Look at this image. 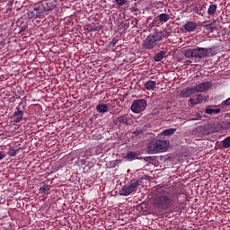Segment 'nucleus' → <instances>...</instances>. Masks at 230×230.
<instances>
[{"label":"nucleus","instance_id":"obj_29","mask_svg":"<svg viewBox=\"0 0 230 230\" xmlns=\"http://www.w3.org/2000/svg\"><path fill=\"white\" fill-rule=\"evenodd\" d=\"M142 128V131L145 132L146 130H148L150 128V123H146Z\"/></svg>","mask_w":230,"mask_h":230},{"label":"nucleus","instance_id":"obj_32","mask_svg":"<svg viewBox=\"0 0 230 230\" xmlns=\"http://www.w3.org/2000/svg\"><path fill=\"white\" fill-rule=\"evenodd\" d=\"M176 230H188V229L178 227Z\"/></svg>","mask_w":230,"mask_h":230},{"label":"nucleus","instance_id":"obj_1","mask_svg":"<svg viewBox=\"0 0 230 230\" xmlns=\"http://www.w3.org/2000/svg\"><path fill=\"white\" fill-rule=\"evenodd\" d=\"M169 146L170 141L158 135L148 143L147 152L149 154H161L162 152H166Z\"/></svg>","mask_w":230,"mask_h":230},{"label":"nucleus","instance_id":"obj_23","mask_svg":"<svg viewBox=\"0 0 230 230\" xmlns=\"http://www.w3.org/2000/svg\"><path fill=\"white\" fill-rule=\"evenodd\" d=\"M136 157H137V155L135 152H129L127 155V158L130 159L132 161V159H136Z\"/></svg>","mask_w":230,"mask_h":230},{"label":"nucleus","instance_id":"obj_14","mask_svg":"<svg viewBox=\"0 0 230 230\" xmlns=\"http://www.w3.org/2000/svg\"><path fill=\"white\" fill-rule=\"evenodd\" d=\"M189 102L191 105H199L204 102V96L199 94L195 99H190Z\"/></svg>","mask_w":230,"mask_h":230},{"label":"nucleus","instance_id":"obj_10","mask_svg":"<svg viewBox=\"0 0 230 230\" xmlns=\"http://www.w3.org/2000/svg\"><path fill=\"white\" fill-rule=\"evenodd\" d=\"M184 30L189 31V32L195 31V30H197V22H188L184 25Z\"/></svg>","mask_w":230,"mask_h":230},{"label":"nucleus","instance_id":"obj_33","mask_svg":"<svg viewBox=\"0 0 230 230\" xmlns=\"http://www.w3.org/2000/svg\"><path fill=\"white\" fill-rule=\"evenodd\" d=\"M45 190H46V189H44V188H40V190H41V191H45Z\"/></svg>","mask_w":230,"mask_h":230},{"label":"nucleus","instance_id":"obj_19","mask_svg":"<svg viewBox=\"0 0 230 230\" xmlns=\"http://www.w3.org/2000/svg\"><path fill=\"white\" fill-rule=\"evenodd\" d=\"M117 120L119 123H123V125H128V115H122L117 118Z\"/></svg>","mask_w":230,"mask_h":230},{"label":"nucleus","instance_id":"obj_24","mask_svg":"<svg viewBox=\"0 0 230 230\" xmlns=\"http://www.w3.org/2000/svg\"><path fill=\"white\" fill-rule=\"evenodd\" d=\"M100 30H102V25L92 26L90 27L89 31H100Z\"/></svg>","mask_w":230,"mask_h":230},{"label":"nucleus","instance_id":"obj_17","mask_svg":"<svg viewBox=\"0 0 230 230\" xmlns=\"http://www.w3.org/2000/svg\"><path fill=\"white\" fill-rule=\"evenodd\" d=\"M220 112V109H213L211 106H208L205 110V114H208L209 116H213V114H218Z\"/></svg>","mask_w":230,"mask_h":230},{"label":"nucleus","instance_id":"obj_31","mask_svg":"<svg viewBox=\"0 0 230 230\" xmlns=\"http://www.w3.org/2000/svg\"><path fill=\"white\" fill-rule=\"evenodd\" d=\"M225 105H230V98L224 102Z\"/></svg>","mask_w":230,"mask_h":230},{"label":"nucleus","instance_id":"obj_30","mask_svg":"<svg viewBox=\"0 0 230 230\" xmlns=\"http://www.w3.org/2000/svg\"><path fill=\"white\" fill-rule=\"evenodd\" d=\"M4 157H6V154H4V152L0 151V161H3V159H4Z\"/></svg>","mask_w":230,"mask_h":230},{"label":"nucleus","instance_id":"obj_21","mask_svg":"<svg viewBox=\"0 0 230 230\" xmlns=\"http://www.w3.org/2000/svg\"><path fill=\"white\" fill-rule=\"evenodd\" d=\"M215 12H217V4H211L208 10V15H215Z\"/></svg>","mask_w":230,"mask_h":230},{"label":"nucleus","instance_id":"obj_22","mask_svg":"<svg viewBox=\"0 0 230 230\" xmlns=\"http://www.w3.org/2000/svg\"><path fill=\"white\" fill-rule=\"evenodd\" d=\"M205 30H207L208 31H215V30H217V27L215 26V23L206 24Z\"/></svg>","mask_w":230,"mask_h":230},{"label":"nucleus","instance_id":"obj_2","mask_svg":"<svg viewBox=\"0 0 230 230\" xmlns=\"http://www.w3.org/2000/svg\"><path fill=\"white\" fill-rule=\"evenodd\" d=\"M211 48H196V49H187L183 50V55L186 58H206L209 57L211 53Z\"/></svg>","mask_w":230,"mask_h":230},{"label":"nucleus","instance_id":"obj_20","mask_svg":"<svg viewBox=\"0 0 230 230\" xmlns=\"http://www.w3.org/2000/svg\"><path fill=\"white\" fill-rule=\"evenodd\" d=\"M221 143L223 148H230V137L225 138Z\"/></svg>","mask_w":230,"mask_h":230},{"label":"nucleus","instance_id":"obj_34","mask_svg":"<svg viewBox=\"0 0 230 230\" xmlns=\"http://www.w3.org/2000/svg\"><path fill=\"white\" fill-rule=\"evenodd\" d=\"M188 62V64H191V61H187Z\"/></svg>","mask_w":230,"mask_h":230},{"label":"nucleus","instance_id":"obj_28","mask_svg":"<svg viewBox=\"0 0 230 230\" xmlns=\"http://www.w3.org/2000/svg\"><path fill=\"white\" fill-rule=\"evenodd\" d=\"M135 136H139V134H143V128H138L134 131Z\"/></svg>","mask_w":230,"mask_h":230},{"label":"nucleus","instance_id":"obj_18","mask_svg":"<svg viewBox=\"0 0 230 230\" xmlns=\"http://www.w3.org/2000/svg\"><path fill=\"white\" fill-rule=\"evenodd\" d=\"M157 19L160 22H168L170 21V14L161 13L157 16Z\"/></svg>","mask_w":230,"mask_h":230},{"label":"nucleus","instance_id":"obj_7","mask_svg":"<svg viewBox=\"0 0 230 230\" xmlns=\"http://www.w3.org/2000/svg\"><path fill=\"white\" fill-rule=\"evenodd\" d=\"M211 87V82H204L200 83L199 84H196L193 86L194 93L197 94V93H204V91H208V89H210Z\"/></svg>","mask_w":230,"mask_h":230},{"label":"nucleus","instance_id":"obj_11","mask_svg":"<svg viewBox=\"0 0 230 230\" xmlns=\"http://www.w3.org/2000/svg\"><path fill=\"white\" fill-rule=\"evenodd\" d=\"M157 84L155 81L149 80L144 84V89H146V91H154L155 89Z\"/></svg>","mask_w":230,"mask_h":230},{"label":"nucleus","instance_id":"obj_16","mask_svg":"<svg viewBox=\"0 0 230 230\" xmlns=\"http://www.w3.org/2000/svg\"><path fill=\"white\" fill-rule=\"evenodd\" d=\"M164 57H166V50H161L155 56L154 60L155 62H161Z\"/></svg>","mask_w":230,"mask_h":230},{"label":"nucleus","instance_id":"obj_12","mask_svg":"<svg viewBox=\"0 0 230 230\" xmlns=\"http://www.w3.org/2000/svg\"><path fill=\"white\" fill-rule=\"evenodd\" d=\"M206 4H202L195 7L194 10L196 13H198V15H201L202 17H204V14L206 13Z\"/></svg>","mask_w":230,"mask_h":230},{"label":"nucleus","instance_id":"obj_4","mask_svg":"<svg viewBox=\"0 0 230 230\" xmlns=\"http://www.w3.org/2000/svg\"><path fill=\"white\" fill-rule=\"evenodd\" d=\"M141 185V180H133L131 181L129 185H124L119 190L120 195L124 197H128V195H132V193H136L137 191V188Z\"/></svg>","mask_w":230,"mask_h":230},{"label":"nucleus","instance_id":"obj_6","mask_svg":"<svg viewBox=\"0 0 230 230\" xmlns=\"http://www.w3.org/2000/svg\"><path fill=\"white\" fill-rule=\"evenodd\" d=\"M146 109V100L138 99L135 100L131 105V111L135 114H139V112H143Z\"/></svg>","mask_w":230,"mask_h":230},{"label":"nucleus","instance_id":"obj_8","mask_svg":"<svg viewBox=\"0 0 230 230\" xmlns=\"http://www.w3.org/2000/svg\"><path fill=\"white\" fill-rule=\"evenodd\" d=\"M181 94L183 98H190V96H192V94H196V93H195V90L192 86V87H188V88L183 89L181 91Z\"/></svg>","mask_w":230,"mask_h":230},{"label":"nucleus","instance_id":"obj_27","mask_svg":"<svg viewBox=\"0 0 230 230\" xmlns=\"http://www.w3.org/2000/svg\"><path fill=\"white\" fill-rule=\"evenodd\" d=\"M115 3L119 6H123L127 3V0H115Z\"/></svg>","mask_w":230,"mask_h":230},{"label":"nucleus","instance_id":"obj_25","mask_svg":"<svg viewBox=\"0 0 230 230\" xmlns=\"http://www.w3.org/2000/svg\"><path fill=\"white\" fill-rule=\"evenodd\" d=\"M190 119H192V120L202 119V114H200V113H196L194 117L190 118Z\"/></svg>","mask_w":230,"mask_h":230},{"label":"nucleus","instance_id":"obj_9","mask_svg":"<svg viewBox=\"0 0 230 230\" xmlns=\"http://www.w3.org/2000/svg\"><path fill=\"white\" fill-rule=\"evenodd\" d=\"M13 118L14 123H21V121H22V118H24V111L18 110L13 113Z\"/></svg>","mask_w":230,"mask_h":230},{"label":"nucleus","instance_id":"obj_3","mask_svg":"<svg viewBox=\"0 0 230 230\" xmlns=\"http://www.w3.org/2000/svg\"><path fill=\"white\" fill-rule=\"evenodd\" d=\"M163 37L164 35L161 34V32L150 34L144 40L142 46L145 49H154L163 40Z\"/></svg>","mask_w":230,"mask_h":230},{"label":"nucleus","instance_id":"obj_13","mask_svg":"<svg viewBox=\"0 0 230 230\" xmlns=\"http://www.w3.org/2000/svg\"><path fill=\"white\" fill-rule=\"evenodd\" d=\"M97 112H100V114H105V112H109V104H98L96 106Z\"/></svg>","mask_w":230,"mask_h":230},{"label":"nucleus","instance_id":"obj_26","mask_svg":"<svg viewBox=\"0 0 230 230\" xmlns=\"http://www.w3.org/2000/svg\"><path fill=\"white\" fill-rule=\"evenodd\" d=\"M7 154L10 157H15L17 155V152L14 149H10Z\"/></svg>","mask_w":230,"mask_h":230},{"label":"nucleus","instance_id":"obj_15","mask_svg":"<svg viewBox=\"0 0 230 230\" xmlns=\"http://www.w3.org/2000/svg\"><path fill=\"white\" fill-rule=\"evenodd\" d=\"M176 128H167L165 130H164L162 133H160L158 136H160V137H164V136H173V134H175L176 132Z\"/></svg>","mask_w":230,"mask_h":230},{"label":"nucleus","instance_id":"obj_5","mask_svg":"<svg viewBox=\"0 0 230 230\" xmlns=\"http://www.w3.org/2000/svg\"><path fill=\"white\" fill-rule=\"evenodd\" d=\"M154 204L155 208H161L162 209H164L170 208V206L173 204V199L166 195L157 196L155 199Z\"/></svg>","mask_w":230,"mask_h":230}]
</instances>
